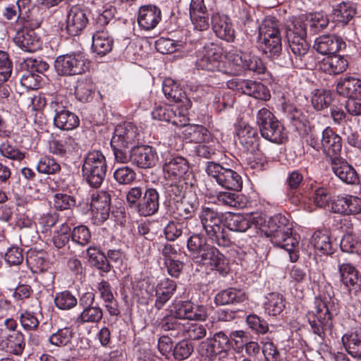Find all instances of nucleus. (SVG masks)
<instances>
[{
    "instance_id": "f257e3e1",
    "label": "nucleus",
    "mask_w": 361,
    "mask_h": 361,
    "mask_svg": "<svg viewBox=\"0 0 361 361\" xmlns=\"http://www.w3.org/2000/svg\"><path fill=\"white\" fill-rule=\"evenodd\" d=\"M267 228L265 235L270 238L274 245L286 250L290 261L296 262L298 255L295 250L298 246V241L293 235V225L289 219L281 214H276L269 218Z\"/></svg>"
},
{
    "instance_id": "f03ea898",
    "label": "nucleus",
    "mask_w": 361,
    "mask_h": 361,
    "mask_svg": "<svg viewBox=\"0 0 361 361\" xmlns=\"http://www.w3.org/2000/svg\"><path fill=\"white\" fill-rule=\"evenodd\" d=\"M126 200L127 206L141 216H151L159 209V194L154 188L132 187L126 192Z\"/></svg>"
},
{
    "instance_id": "7ed1b4c3",
    "label": "nucleus",
    "mask_w": 361,
    "mask_h": 361,
    "mask_svg": "<svg viewBox=\"0 0 361 361\" xmlns=\"http://www.w3.org/2000/svg\"><path fill=\"white\" fill-rule=\"evenodd\" d=\"M199 219L208 239L219 247H229L232 241L225 228L224 215L217 210L202 207Z\"/></svg>"
},
{
    "instance_id": "20e7f679",
    "label": "nucleus",
    "mask_w": 361,
    "mask_h": 361,
    "mask_svg": "<svg viewBox=\"0 0 361 361\" xmlns=\"http://www.w3.org/2000/svg\"><path fill=\"white\" fill-rule=\"evenodd\" d=\"M286 34L289 47L295 57L294 66L297 68L307 66L306 58L310 48L306 41V24L300 20H296L286 29Z\"/></svg>"
},
{
    "instance_id": "39448f33",
    "label": "nucleus",
    "mask_w": 361,
    "mask_h": 361,
    "mask_svg": "<svg viewBox=\"0 0 361 361\" xmlns=\"http://www.w3.org/2000/svg\"><path fill=\"white\" fill-rule=\"evenodd\" d=\"M331 304L326 298H317L315 307L307 314L308 322L310 324L314 334L321 338H324L326 334H333V312Z\"/></svg>"
},
{
    "instance_id": "423d86ee",
    "label": "nucleus",
    "mask_w": 361,
    "mask_h": 361,
    "mask_svg": "<svg viewBox=\"0 0 361 361\" xmlns=\"http://www.w3.org/2000/svg\"><path fill=\"white\" fill-rule=\"evenodd\" d=\"M257 123L264 139L276 144H281L287 139L283 125L266 108L258 111Z\"/></svg>"
},
{
    "instance_id": "0eeeda50",
    "label": "nucleus",
    "mask_w": 361,
    "mask_h": 361,
    "mask_svg": "<svg viewBox=\"0 0 361 361\" xmlns=\"http://www.w3.org/2000/svg\"><path fill=\"white\" fill-rule=\"evenodd\" d=\"M82 171L87 183L93 188H99L106 176L105 157L99 151L89 152L85 158Z\"/></svg>"
},
{
    "instance_id": "6e6552de",
    "label": "nucleus",
    "mask_w": 361,
    "mask_h": 361,
    "mask_svg": "<svg viewBox=\"0 0 361 361\" xmlns=\"http://www.w3.org/2000/svg\"><path fill=\"white\" fill-rule=\"evenodd\" d=\"M205 171L221 187L230 190H241L243 188L242 177L233 169L226 168L219 163L208 161Z\"/></svg>"
},
{
    "instance_id": "1a4fd4ad",
    "label": "nucleus",
    "mask_w": 361,
    "mask_h": 361,
    "mask_svg": "<svg viewBox=\"0 0 361 361\" xmlns=\"http://www.w3.org/2000/svg\"><path fill=\"white\" fill-rule=\"evenodd\" d=\"M68 102L61 96H56L50 104V109L54 113V123L63 130H71L79 126L78 116L68 109Z\"/></svg>"
},
{
    "instance_id": "9d476101",
    "label": "nucleus",
    "mask_w": 361,
    "mask_h": 361,
    "mask_svg": "<svg viewBox=\"0 0 361 361\" xmlns=\"http://www.w3.org/2000/svg\"><path fill=\"white\" fill-rule=\"evenodd\" d=\"M222 53L218 44L209 42L197 52L196 67L208 71H219Z\"/></svg>"
},
{
    "instance_id": "9b49d317",
    "label": "nucleus",
    "mask_w": 361,
    "mask_h": 361,
    "mask_svg": "<svg viewBox=\"0 0 361 361\" xmlns=\"http://www.w3.org/2000/svg\"><path fill=\"white\" fill-rule=\"evenodd\" d=\"M229 89L247 94L257 99L267 101L270 98L267 87L259 82L233 78L227 82Z\"/></svg>"
},
{
    "instance_id": "f8f14e48",
    "label": "nucleus",
    "mask_w": 361,
    "mask_h": 361,
    "mask_svg": "<svg viewBox=\"0 0 361 361\" xmlns=\"http://www.w3.org/2000/svg\"><path fill=\"white\" fill-rule=\"evenodd\" d=\"M54 66L61 75L82 74L85 71V59L79 53L61 55L55 60Z\"/></svg>"
},
{
    "instance_id": "ddd939ff",
    "label": "nucleus",
    "mask_w": 361,
    "mask_h": 361,
    "mask_svg": "<svg viewBox=\"0 0 361 361\" xmlns=\"http://www.w3.org/2000/svg\"><path fill=\"white\" fill-rule=\"evenodd\" d=\"M332 264L336 266L340 274L341 281L349 290L361 289V276L356 268L344 259L343 255H338L333 259Z\"/></svg>"
},
{
    "instance_id": "4468645a",
    "label": "nucleus",
    "mask_w": 361,
    "mask_h": 361,
    "mask_svg": "<svg viewBox=\"0 0 361 361\" xmlns=\"http://www.w3.org/2000/svg\"><path fill=\"white\" fill-rule=\"evenodd\" d=\"M21 9L19 11L20 20L16 21L17 26L35 30L43 20L42 11L39 7L32 6L30 0H20Z\"/></svg>"
},
{
    "instance_id": "2eb2a0df",
    "label": "nucleus",
    "mask_w": 361,
    "mask_h": 361,
    "mask_svg": "<svg viewBox=\"0 0 361 361\" xmlns=\"http://www.w3.org/2000/svg\"><path fill=\"white\" fill-rule=\"evenodd\" d=\"M189 169L188 160L180 156L170 155L165 159L163 164L165 178L175 180L184 179Z\"/></svg>"
},
{
    "instance_id": "dca6fc26",
    "label": "nucleus",
    "mask_w": 361,
    "mask_h": 361,
    "mask_svg": "<svg viewBox=\"0 0 361 361\" xmlns=\"http://www.w3.org/2000/svg\"><path fill=\"white\" fill-rule=\"evenodd\" d=\"M321 150L330 158L331 162L341 158L342 139L329 127L322 131Z\"/></svg>"
},
{
    "instance_id": "f3484780",
    "label": "nucleus",
    "mask_w": 361,
    "mask_h": 361,
    "mask_svg": "<svg viewBox=\"0 0 361 361\" xmlns=\"http://www.w3.org/2000/svg\"><path fill=\"white\" fill-rule=\"evenodd\" d=\"M66 30L71 36H78L88 23L86 11L78 6H72L67 13Z\"/></svg>"
},
{
    "instance_id": "a211bd4d",
    "label": "nucleus",
    "mask_w": 361,
    "mask_h": 361,
    "mask_svg": "<svg viewBox=\"0 0 361 361\" xmlns=\"http://www.w3.org/2000/svg\"><path fill=\"white\" fill-rule=\"evenodd\" d=\"M13 42L19 48L26 52H35L42 47L39 37L32 29L18 27Z\"/></svg>"
},
{
    "instance_id": "6ab92c4d",
    "label": "nucleus",
    "mask_w": 361,
    "mask_h": 361,
    "mask_svg": "<svg viewBox=\"0 0 361 361\" xmlns=\"http://www.w3.org/2000/svg\"><path fill=\"white\" fill-rule=\"evenodd\" d=\"M158 161L156 149L149 145L133 147L132 163L141 169H149L155 166Z\"/></svg>"
},
{
    "instance_id": "aec40b11",
    "label": "nucleus",
    "mask_w": 361,
    "mask_h": 361,
    "mask_svg": "<svg viewBox=\"0 0 361 361\" xmlns=\"http://www.w3.org/2000/svg\"><path fill=\"white\" fill-rule=\"evenodd\" d=\"M345 42L336 35H324L314 42V49L323 55H331L345 48Z\"/></svg>"
},
{
    "instance_id": "412c9836",
    "label": "nucleus",
    "mask_w": 361,
    "mask_h": 361,
    "mask_svg": "<svg viewBox=\"0 0 361 361\" xmlns=\"http://www.w3.org/2000/svg\"><path fill=\"white\" fill-rule=\"evenodd\" d=\"M138 128L131 123H124L116 127L111 142L129 147L139 140Z\"/></svg>"
},
{
    "instance_id": "4be33fe9",
    "label": "nucleus",
    "mask_w": 361,
    "mask_h": 361,
    "mask_svg": "<svg viewBox=\"0 0 361 361\" xmlns=\"http://www.w3.org/2000/svg\"><path fill=\"white\" fill-rule=\"evenodd\" d=\"M161 19V9L155 5L142 6L138 12L137 22L145 30L154 29Z\"/></svg>"
},
{
    "instance_id": "5701e85b",
    "label": "nucleus",
    "mask_w": 361,
    "mask_h": 361,
    "mask_svg": "<svg viewBox=\"0 0 361 361\" xmlns=\"http://www.w3.org/2000/svg\"><path fill=\"white\" fill-rule=\"evenodd\" d=\"M190 17L195 29L203 31L209 28V14L204 0H191Z\"/></svg>"
},
{
    "instance_id": "b1692460",
    "label": "nucleus",
    "mask_w": 361,
    "mask_h": 361,
    "mask_svg": "<svg viewBox=\"0 0 361 361\" xmlns=\"http://www.w3.org/2000/svg\"><path fill=\"white\" fill-rule=\"evenodd\" d=\"M331 166L334 174L343 183L350 185L359 183L360 179L357 171L342 158L331 161Z\"/></svg>"
},
{
    "instance_id": "393cba45",
    "label": "nucleus",
    "mask_w": 361,
    "mask_h": 361,
    "mask_svg": "<svg viewBox=\"0 0 361 361\" xmlns=\"http://www.w3.org/2000/svg\"><path fill=\"white\" fill-rule=\"evenodd\" d=\"M311 243L318 254L331 255L336 248V243L332 240L329 231L319 229L312 235Z\"/></svg>"
},
{
    "instance_id": "a878e982",
    "label": "nucleus",
    "mask_w": 361,
    "mask_h": 361,
    "mask_svg": "<svg viewBox=\"0 0 361 361\" xmlns=\"http://www.w3.org/2000/svg\"><path fill=\"white\" fill-rule=\"evenodd\" d=\"M212 27L216 35L227 42L235 39V31L230 18L226 16L215 13L212 16Z\"/></svg>"
},
{
    "instance_id": "bb28decb",
    "label": "nucleus",
    "mask_w": 361,
    "mask_h": 361,
    "mask_svg": "<svg viewBox=\"0 0 361 361\" xmlns=\"http://www.w3.org/2000/svg\"><path fill=\"white\" fill-rule=\"evenodd\" d=\"M283 109L288 118L290 121L292 126L300 134L305 135L308 133L310 121L305 114L290 104H284Z\"/></svg>"
},
{
    "instance_id": "cd10ccee",
    "label": "nucleus",
    "mask_w": 361,
    "mask_h": 361,
    "mask_svg": "<svg viewBox=\"0 0 361 361\" xmlns=\"http://www.w3.org/2000/svg\"><path fill=\"white\" fill-rule=\"evenodd\" d=\"M238 137L245 150L251 154L259 151L260 137L257 129L248 125L241 127L238 131Z\"/></svg>"
},
{
    "instance_id": "c85d7f7f",
    "label": "nucleus",
    "mask_w": 361,
    "mask_h": 361,
    "mask_svg": "<svg viewBox=\"0 0 361 361\" xmlns=\"http://www.w3.org/2000/svg\"><path fill=\"white\" fill-rule=\"evenodd\" d=\"M203 345H206L207 355H217L224 353V355H228L226 353V348H229L230 340L228 336L223 331L216 333L211 338L207 339L205 342H202Z\"/></svg>"
},
{
    "instance_id": "c756f323",
    "label": "nucleus",
    "mask_w": 361,
    "mask_h": 361,
    "mask_svg": "<svg viewBox=\"0 0 361 361\" xmlns=\"http://www.w3.org/2000/svg\"><path fill=\"white\" fill-rule=\"evenodd\" d=\"M336 92L338 94L347 98L361 96V80L348 76L341 79L336 84Z\"/></svg>"
},
{
    "instance_id": "7c9ffc66",
    "label": "nucleus",
    "mask_w": 361,
    "mask_h": 361,
    "mask_svg": "<svg viewBox=\"0 0 361 361\" xmlns=\"http://www.w3.org/2000/svg\"><path fill=\"white\" fill-rule=\"evenodd\" d=\"M247 300L244 290L235 288H228L218 293L214 298L216 305H227L242 303Z\"/></svg>"
},
{
    "instance_id": "2f4dec72",
    "label": "nucleus",
    "mask_w": 361,
    "mask_h": 361,
    "mask_svg": "<svg viewBox=\"0 0 361 361\" xmlns=\"http://www.w3.org/2000/svg\"><path fill=\"white\" fill-rule=\"evenodd\" d=\"M114 40L106 29H99L92 35V49L98 55L104 56L113 47Z\"/></svg>"
},
{
    "instance_id": "473e14b6",
    "label": "nucleus",
    "mask_w": 361,
    "mask_h": 361,
    "mask_svg": "<svg viewBox=\"0 0 361 361\" xmlns=\"http://www.w3.org/2000/svg\"><path fill=\"white\" fill-rule=\"evenodd\" d=\"M233 61L238 66H241L245 70L251 71L258 74L264 73L266 67L262 61L250 52H240L237 54Z\"/></svg>"
},
{
    "instance_id": "72a5a7b5",
    "label": "nucleus",
    "mask_w": 361,
    "mask_h": 361,
    "mask_svg": "<svg viewBox=\"0 0 361 361\" xmlns=\"http://www.w3.org/2000/svg\"><path fill=\"white\" fill-rule=\"evenodd\" d=\"M78 148V142L75 138L71 136L66 137L63 140L54 139L49 142V152L60 157H65L76 151Z\"/></svg>"
},
{
    "instance_id": "f704fd0d",
    "label": "nucleus",
    "mask_w": 361,
    "mask_h": 361,
    "mask_svg": "<svg viewBox=\"0 0 361 361\" xmlns=\"http://www.w3.org/2000/svg\"><path fill=\"white\" fill-rule=\"evenodd\" d=\"M163 92L171 102H175L176 104L186 102V105L189 103L190 99L187 97L182 87L171 79L164 80L163 84Z\"/></svg>"
},
{
    "instance_id": "c9c22d12",
    "label": "nucleus",
    "mask_w": 361,
    "mask_h": 361,
    "mask_svg": "<svg viewBox=\"0 0 361 361\" xmlns=\"http://www.w3.org/2000/svg\"><path fill=\"white\" fill-rule=\"evenodd\" d=\"M196 209V207L194 204L190 203L187 200H182L180 202H178L176 204V211H174V214L176 215V217H180L184 221L185 226H189L190 227H196L198 226L197 220L196 219H193V216Z\"/></svg>"
},
{
    "instance_id": "e433bc0d",
    "label": "nucleus",
    "mask_w": 361,
    "mask_h": 361,
    "mask_svg": "<svg viewBox=\"0 0 361 361\" xmlns=\"http://www.w3.org/2000/svg\"><path fill=\"white\" fill-rule=\"evenodd\" d=\"M197 227L195 226V228ZM196 229L192 235L188 239L187 247L190 253V256L195 262L201 254L205 251L206 247L209 245L207 239L200 234L195 233Z\"/></svg>"
},
{
    "instance_id": "4c0bfd02",
    "label": "nucleus",
    "mask_w": 361,
    "mask_h": 361,
    "mask_svg": "<svg viewBox=\"0 0 361 361\" xmlns=\"http://www.w3.org/2000/svg\"><path fill=\"white\" fill-rule=\"evenodd\" d=\"M348 66L347 59L334 54L323 60L322 68L329 74L338 75L344 72Z\"/></svg>"
},
{
    "instance_id": "58836bf2",
    "label": "nucleus",
    "mask_w": 361,
    "mask_h": 361,
    "mask_svg": "<svg viewBox=\"0 0 361 361\" xmlns=\"http://www.w3.org/2000/svg\"><path fill=\"white\" fill-rule=\"evenodd\" d=\"M258 28L262 41L281 38L279 22L274 18L265 19Z\"/></svg>"
},
{
    "instance_id": "ea45409f",
    "label": "nucleus",
    "mask_w": 361,
    "mask_h": 361,
    "mask_svg": "<svg viewBox=\"0 0 361 361\" xmlns=\"http://www.w3.org/2000/svg\"><path fill=\"white\" fill-rule=\"evenodd\" d=\"M356 8L352 2H342L333 11V18L335 21L344 25L348 23L355 16Z\"/></svg>"
},
{
    "instance_id": "a19ab883",
    "label": "nucleus",
    "mask_w": 361,
    "mask_h": 361,
    "mask_svg": "<svg viewBox=\"0 0 361 361\" xmlns=\"http://www.w3.org/2000/svg\"><path fill=\"white\" fill-rule=\"evenodd\" d=\"M225 228L235 231L245 232L252 225L249 219L240 214L228 213L225 219Z\"/></svg>"
},
{
    "instance_id": "79ce46f5",
    "label": "nucleus",
    "mask_w": 361,
    "mask_h": 361,
    "mask_svg": "<svg viewBox=\"0 0 361 361\" xmlns=\"http://www.w3.org/2000/svg\"><path fill=\"white\" fill-rule=\"evenodd\" d=\"M195 231V227L185 226L184 222L170 221L164 228V235L168 240L173 241L183 234L188 235Z\"/></svg>"
},
{
    "instance_id": "37998d69",
    "label": "nucleus",
    "mask_w": 361,
    "mask_h": 361,
    "mask_svg": "<svg viewBox=\"0 0 361 361\" xmlns=\"http://www.w3.org/2000/svg\"><path fill=\"white\" fill-rule=\"evenodd\" d=\"M25 347V337L21 331H14L7 336L6 349L8 353L16 355H20Z\"/></svg>"
},
{
    "instance_id": "c03bdc74",
    "label": "nucleus",
    "mask_w": 361,
    "mask_h": 361,
    "mask_svg": "<svg viewBox=\"0 0 361 361\" xmlns=\"http://www.w3.org/2000/svg\"><path fill=\"white\" fill-rule=\"evenodd\" d=\"M103 318V310L98 306H87L83 307L82 311L75 319V324L98 323Z\"/></svg>"
},
{
    "instance_id": "a18cd8bd",
    "label": "nucleus",
    "mask_w": 361,
    "mask_h": 361,
    "mask_svg": "<svg viewBox=\"0 0 361 361\" xmlns=\"http://www.w3.org/2000/svg\"><path fill=\"white\" fill-rule=\"evenodd\" d=\"M110 195L106 191H101L92 196L91 208L99 211L103 219L109 216L110 211Z\"/></svg>"
},
{
    "instance_id": "49530a36",
    "label": "nucleus",
    "mask_w": 361,
    "mask_h": 361,
    "mask_svg": "<svg viewBox=\"0 0 361 361\" xmlns=\"http://www.w3.org/2000/svg\"><path fill=\"white\" fill-rule=\"evenodd\" d=\"M87 255L89 257L90 262L97 269L108 273L111 269V265L107 262L106 255H105L101 250L95 247H90L87 250Z\"/></svg>"
},
{
    "instance_id": "de8ad7c7",
    "label": "nucleus",
    "mask_w": 361,
    "mask_h": 361,
    "mask_svg": "<svg viewBox=\"0 0 361 361\" xmlns=\"http://www.w3.org/2000/svg\"><path fill=\"white\" fill-rule=\"evenodd\" d=\"M74 332L71 327L59 329L53 333L49 338V342L56 347H64L71 343Z\"/></svg>"
},
{
    "instance_id": "09e8293b",
    "label": "nucleus",
    "mask_w": 361,
    "mask_h": 361,
    "mask_svg": "<svg viewBox=\"0 0 361 361\" xmlns=\"http://www.w3.org/2000/svg\"><path fill=\"white\" fill-rule=\"evenodd\" d=\"M342 342L349 354L355 357H361V334L357 332L345 334Z\"/></svg>"
},
{
    "instance_id": "8fccbe9b",
    "label": "nucleus",
    "mask_w": 361,
    "mask_h": 361,
    "mask_svg": "<svg viewBox=\"0 0 361 361\" xmlns=\"http://www.w3.org/2000/svg\"><path fill=\"white\" fill-rule=\"evenodd\" d=\"M26 261L33 273L42 274L49 267V262L46 260L42 252H31L28 253Z\"/></svg>"
},
{
    "instance_id": "3c124183",
    "label": "nucleus",
    "mask_w": 361,
    "mask_h": 361,
    "mask_svg": "<svg viewBox=\"0 0 361 361\" xmlns=\"http://www.w3.org/2000/svg\"><path fill=\"white\" fill-rule=\"evenodd\" d=\"M264 308L269 315L276 316L281 313L285 308V302L283 295L272 293L267 298Z\"/></svg>"
},
{
    "instance_id": "603ef678",
    "label": "nucleus",
    "mask_w": 361,
    "mask_h": 361,
    "mask_svg": "<svg viewBox=\"0 0 361 361\" xmlns=\"http://www.w3.org/2000/svg\"><path fill=\"white\" fill-rule=\"evenodd\" d=\"M174 113L171 110V107L169 106H158L154 109L152 112V116L154 119L159 121H164L169 123H171L173 125L181 127L185 123V120L176 121V118H173ZM183 119H185L184 118Z\"/></svg>"
},
{
    "instance_id": "864d4df0",
    "label": "nucleus",
    "mask_w": 361,
    "mask_h": 361,
    "mask_svg": "<svg viewBox=\"0 0 361 361\" xmlns=\"http://www.w3.org/2000/svg\"><path fill=\"white\" fill-rule=\"evenodd\" d=\"M54 303L60 310H69L77 305L78 299L70 291L64 290L56 293Z\"/></svg>"
},
{
    "instance_id": "5fc2aeb1",
    "label": "nucleus",
    "mask_w": 361,
    "mask_h": 361,
    "mask_svg": "<svg viewBox=\"0 0 361 361\" xmlns=\"http://www.w3.org/2000/svg\"><path fill=\"white\" fill-rule=\"evenodd\" d=\"M180 318L176 317V313L171 310L170 314L164 316L159 322V326L164 331H174L179 332L183 331L184 324L179 321Z\"/></svg>"
},
{
    "instance_id": "6e6d98bb",
    "label": "nucleus",
    "mask_w": 361,
    "mask_h": 361,
    "mask_svg": "<svg viewBox=\"0 0 361 361\" xmlns=\"http://www.w3.org/2000/svg\"><path fill=\"white\" fill-rule=\"evenodd\" d=\"M216 200L219 204L230 207H243V197L235 192H219L216 195Z\"/></svg>"
},
{
    "instance_id": "4d7b16f0",
    "label": "nucleus",
    "mask_w": 361,
    "mask_h": 361,
    "mask_svg": "<svg viewBox=\"0 0 361 361\" xmlns=\"http://www.w3.org/2000/svg\"><path fill=\"white\" fill-rule=\"evenodd\" d=\"M331 102V94L326 90H316L312 97V104L318 111L328 107Z\"/></svg>"
},
{
    "instance_id": "13d9d810",
    "label": "nucleus",
    "mask_w": 361,
    "mask_h": 361,
    "mask_svg": "<svg viewBox=\"0 0 361 361\" xmlns=\"http://www.w3.org/2000/svg\"><path fill=\"white\" fill-rule=\"evenodd\" d=\"M194 350L193 345L188 340H182L177 343L173 349V355L176 360H183L188 358Z\"/></svg>"
},
{
    "instance_id": "bf43d9fd",
    "label": "nucleus",
    "mask_w": 361,
    "mask_h": 361,
    "mask_svg": "<svg viewBox=\"0 0 361 361\" xmlns=\"http://www.w3.org/2000/svg\"><path fill=\"white\" fill-rule=\"evenodd\" d=\"M111 147L114 151L115 160L118 163L126 164L128 161L132 162L133 147L128 150V147L111 141Z\"/></svg>"
},
{
    "instance_id": "052dcab7",
    "label": "nucleus",
    "mask_w": 361,
    "mask_h": 361,
    "mask_svg": "<svg viewBox=\"0 0 361 361\" xmlns=\"http://www.w3.org/2000/svg\"><path fill=\"white\" fill-rule=\"evenodd\" d=\"M340 246L344 252L361 254V242L352 234L345 235L341 241Z\"/></svg>"
},
{
    "instance_id": "680f3d73",
    "label": "nucleus",
    "mask_w": 361,
    "mask_h": 361,
    "mask_svg": "<svg viewBox=\"0 0 361 361\" xmlns=\"http://www.w3.org/2000/svg\"><path fill=\"white\" fill-rule=\"evenodd\" d=\"M37 169L41 173L54 174L60 171L61 166L53 157L46 156L41 158Z\"/></svg>"
},
{
    "instance_id": "e2e57ef3",
    "label": "nucleus",
    "mask_w": 361,
    "mask_h": 361,
    "mask_svg": "<svg viewBox=\"0 0 361 361\" xmlns=\"http://www.w3.org/2000/svg\"><path fill=\"white\" fill-rule=\"evenodd\" d=\"M136 173L128 166L118 168L114 173V178L117 183L122 185L130 184L134 181Z\"/></svg>"
},
{
    "instance_id": "0e129e2a",
    "label": "nucleus",
    "mask_w": 361,
    "mask_h": 361,
    "mask_svg": "<svg viewBox=\"0 0 361 361\" xmlns=\"http://www.w3.org/2000/svg\"><path fill=\"white\" fill-rule=\"evenodd\" d=\"M262 49L271 58L279 57L282 51L281 38L262 41Z\"/></svg>"
},
{
    "instance_id": "69168bd1",
    "label": "nucleus",
    "mask_w": 361,
    "mask_h": 361,
    "mask_svg": "<svg viewBox=\"0 0 361 361\" xmlns=\"http://www.w3.org/2000/svg\"><path fill=\"white\" fill-rule=\"evenodd\" d=\"M19 319L21 326L26 331H36L39 326V320L37 316L28 310L22 312Z\"/></svg>"
},
{
    "instance_id": "338daca9",
    "label": "nucleus",
    "mask_w": 361,
    "mask_h": 361,
    "mask_svg": "<svg viewBox=\"0 0 361 361\" xmlns=\"http://www.w3.org/2000/svg\"><path fill=\"white\" fill-rule=\"evenodd\" d=\"M75 94L78 100L87 102L92 99V85L87 81H80L75 89Z\"/></svg>"
},
{
    "instance_id": "774afa93",
    "label": "nucleus",
    "mask_w": 361,
    "mask_h": 361,
    "mask_svg": "<svg viewBox=\"0 0 361 361\" xmlns=\"http://www.w3.org/2000/svg\"><path fill=\"white\" fill-rule=\"evenodd\" d=\"M183 331L185 333V336L193 341L200 340L207 335L206 328L197 323L188 324V326H184Z\"/></svg>"
}]
</instances>
